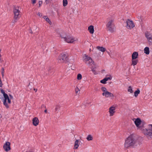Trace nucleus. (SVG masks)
<instances>
[{
	"label": "nucleus",
	"instance_id": "f257e3e1",
	"mask_svg": "<svg viewBox=\"0 0 152 152\" xmlns=\"http://www.w3.org/2000/svg\"><path fill=\"white\" fill-rule=\"evenodd\" d=\"M138 143V140L134 136V135L131 134L125 140L124 146L128 148L130 146H136Z\"/></svg>",
	"mask_w": 152,
	"mask_h": 152
},
{
	"label": "nucleus",
	"instance_id": "f03ea898",
	"mask_svg": "<svg viewBox=\"0 0 152 152\" xmlns=\"http://www.w3.org/2000/svg\"><path fill=\"white\" fill-rule=\"evenodd\" d=\"M68 56L67 55L62 53L60 54L58 56V61L59 63H66L68 62Z\"/></svg>",
	"mask_w": 152,
	"mask_h": 152
},
{
	"label": "nucleus",
	"instance_id": "7ed1b4c3",
	"mask_svg": "<svg viewBox=\"0 0 152 152\" xmlns=\"http://www.w3.org/2000/svg\"><path fill=\"white\" fill-rule=\"evenodd\" d=\"M20 12V11L19 10L18 7H14L13 8L14 20L12 21L13 23H15L19 18L20 17V15H19Z\"/></svg>",
	"mask_w": 152,
	"mask_h": 152
},
{
	"label": "nucleus",
	"instance_id": "20e7f679",
	"mask_svg": "<svg viewBox=\"0 0 152 152\" xmlns=\"http://www.w3.org/2000/svg\"><path fill=\"white\" fill-rule=\"evenodd\" d=\"M149 127L151 126L152 129H143L142 130V132L144 134L147 136V137L148 139H152V124L149 125Z\"/></svg>",
	"mask_w": 152,
	"mask_h": 152
},
{
	"label": "nucleus",
	"instance_id": "39448f33",
	"mask_svg": "<svg viewBox=\"0 0 152 152\" xmlns=\"http://www.w3.org/2000/svg\"><path fill=\"white\" fill-rule=\"evenodd\" d=\"M113 22V20H111L108 22L106 25L108 30L111 33H113L114 31L115 25Z\"/></svg>",
	"mask_w": 152,
	"mask_h": 152
},
{
	"label": "nucleus",
	"instance_id": "423d86ee",
	"mask_svg": "<svg viewBox=\"0 0 152 152\" xmlns=\"http://www.w3.org/2000/svg\"><path fill=\"white\" fill-rule=\"evenodd\" d=\"M145 37L147 39L148 43L149 45H152V35L149 32L146 31L145 33Z\"/></svg>",
	"mask_w": 152,
	"mask_h": 152
},
{
	"label": "nucleus",
	"instance_id": "0eeeda50",
	"mask_svg": "<svg viewBox=\"0 0 152 152\" xmlns=\"http://www.w3.org/2000/svg\"><path fill=\"white\" fill-rule=\"evenodd\" d=\"M126 27L128 29H130L133 28L135 25L133 21L129 19H128L126 21Z\"/></svg>",
	"mask_w": 152,
	"mask_h": 152
},
{
	"label": "nucleus",
	"instance_id": "6e6552de",
	"mask_svg": "<svg viewBox=\"0 0 152 152\" xmlns=\"http://www.w3.org/2000/svg\"><path fill=\"white\" fill-rule=\"evenodd\" d=\"M4 99L3 101V104L7 108H8L9 107V106L6 102L7 100L9 104H10L11 103V101L8 96V95L4 97Z\"/></svg>",
	"mask_w": 152,
	"mask_h": 152
},
{
	"label": "nucleus",
	"instance_id": "1a4fd4ad",
	"mask_svg": "<svg viewBox=\"0 0 152 152\" xmlns=\"http://www.w3.org/2000/svg\"><path fill=\"white\" fill-rule=\"evenodd\" d=\"M11 143L8 142H6L4 144L3 148L5 151H8L11 149L10 147Z\"/></svg>",
	"mask_w": 152,
	"mask_h": 152
},
{
	"label": "nucleus",
	"instance_id": "9d476101",
	"mask_svg": "<svg viewBox=\"0 0 152 152\" xmlns=\"http://www.w3.org/2000/svg\"><path fill=\"white\" fill-rule=\"evenodd\" d=\"M75 40V39L70 36H67L65 41L68 43H72Z\"/></svg>",
	"mask_w": 152,
	"mask_h": 152
},
{
	"label": "nucleus",
	"instance_id": "9b49d317",
	"mask_svg": "<svg viewBox=\"0 0 152 152\" xmlns=\"http://www.w3.org/2000/svg\"><path fill=\"white\" fill-rule=\"evenodd\" d=\"M134 123L135 124V125H136V126L137 127L141 128V129H142V128H141L142 126H140V125L141 124V119L140 118H137L135 121Z\"/></svg>",
	"mask_w": 152,
	"mask_h": 152
},
{
	"label": "nucleus",
	"instance_id": "f8f14e48",
	"mask_svg": "<svg viewBox=\"0 0 152 152\" xmlns=\"http://www.w3.org/2000/svg\"><path fill=\"white\" fill-rule=\"evenodd\" d=\"M115 110V107L114 106H111L109 108V112L110 116H113L114 115Z\"/></svg>",
	"mask_w": 152,
	"mask_h": 152
},
{
	"label": "nucleus",
	"instance_id": "ddd939ff",
	"mask_svg": "<svg viewBox=\"0 0 152 152\" xmlns=\"http://www.w3.org/2000/svg\"><path fill=\"white\" fill-rule=\"evenodd\" d=\"M102 95L103 96H104L105 97L107 98L114 96V95L112 93L107 91L105 92V93H102Z\"/></svg>",
	"mask_w": 152,
	"mask_h": 152
},
{
	"label": "nucleus",
	"instance_id": "4468645a",
	"mask_svg": "<svg viewBox=\"0 0 152 152\" xmlns=\"http://www.w3.org/2000/svg\"><path fill=\"white\" fill-rule=\"evenodd\" d=\"M32 123L34 126H37L39 123V120L38 118L37 117L34 118L32 120Z\"/></svg>",
	"mask_w": 152,
	"mask_h": 152
},
{
	"label": "nucleus",
	"instance_id": "2eb2a0df",
	"mask_svg": "<svg viewBox=\"0 0 152 152\" xmlns=\"http://www.w3.org/2000/svg\"><path fill=\"white\" fill-rule=\"evenodd\" d=\"M139 55L138 52H134L132 54V58L133 59H136L138 57Z\"/></svg>",
	"mask_w": 152,
	"mask_h": 152
},
{
	"label": "nucleus",
	"instance_id": "dca6fc26",
	"mask_svg": "<svg viewBox=\"0 0 152 152\" xmlns=\"http://www.w3.org/2000/svg\"><path fill=\"white\" fill-rule=\"evenodd\" d=\"M92 59L91 58L88 56V55L85 54L84 55V56L83 57V59L84 61H89V60Z\"/></svg>",
	"mask_w": 152,
	"mask_h": 152
},
{
	"label": "nucleus",
	"instance_id": "f3484780",
	"mask_svg": "<svg viewBox=\"0 0 152 152\" xmlns=\"http://www.w3.org/2000/svg\"><path fill=\"white\" fill-rule=\"evenodd\" d=\"M88 30L91 34H93L94 32V26L92 25L88 27Z\"/></svg>",
	"mask_w": 152,
	"mask_h": 152
},
{
	"label": "nucleus",
	"instance_id": "a211bd4d",
	"mask_svg": "<svg viewBox=\"0 0 152 152\" xmlns=\"http://www.w3.org/2000/svg\"><path fill=\"white\" fill-rule=\"evenodd\" d=\"M96 48L99 51L103 52H105L106 50V49L102 47H100L99 46H97L96 47Z\"/></svg>",
	"mask_w": 152,
	"mask_h": 152
},
{
	"label": "nucleus",
	"instance_id": "6ab92c4d",
	"mask_svg": "<svg viewBox=\"0 0 152 152\" xmlns=\"http://www.w3.org/2000/svg\"><path fill=\"white\" fill-rule=\"evenodd\" d=\"M94 63V61L92 60V59H91L89 60V61H85V63L87 64L88 65H91L92 64H93Z\"/></svg>",
	"mask_w": 152,
	"mask_h": 152
},
{
	"label": "nucleus",
	"instance_id": "aec40b11",
	"mask_svg": "<svg viewBox=\"0 0 152 152\" xmlns=\"http://www.w3.org/2000/svg\"><path fill=\"white\" fill-rule=\"evenodd\" d=\"M144 53L147 55L149 54L150 50L149 48L148 47H146L144 49Z\"/></svg>",
	"mask_w": 152,
	"mask_h": 152
},
{
	"label": "nucleus",
	"instance_id": "412c9836",
	"mask_svg": "<svg viewBox=\"0 0 152 152\" xmlns=\"http://www.w3.org/2000/svg\"><path fill=\"white\" fill-rule=\"evenodd\" d=\"M79 141L78 140H76L74 144V149H77L78 148L79 145L78 144Z\"/></svg>",
	"mask_w": 152,
	"mask_h": 152
},
{
	"label": "nucleus",
	"instance_id": "4be33fe9",
	"mask_svg": "<svg viewBox=\"0 0 152 152\" xmlns=\"http://www.w3.org/2000/svg\"><path fill=\"white\" fill-rule=\"evenodd\" d=\"M44 18L50 25L52 24V22L50 20V19L47 16H46L44 17Z\"/></svg>",
	"mask_w": 152,
	"mask_h": 152
},
{
	"label": "nucleus",
	"instance_id": "5701e85b",
	"mask_svg": "<svg viewBox=\"0 0 152 152\" xmlns=\"http://www.w3.org/2000/svg\"><path fill=\"white\" fill-rule=\"evenodd\" d=\"M132 65H133L134 66L136 65L137 64L138 62V60H135V59H132Z\"/></svg>",
	"mask_w": 152,
	"mask_h": 152
},
{
	"label": "nucleus",
	"instance_id": "b1692460",
	"mask_svg": "<svg viewBox=\"0 0 152 152\" xmlns=\"http://www.w3.org/2000/svg\"><path fill=\"white\" fill-rule=\"evenodd\" d=\"M140 91L139 89H137V90L135 91L134 92L135 96H137L138 95V94H140Z\"/></svg>",
	"mask_w": 152,
	"mask_h": 152
},
{
	"label": "nucleus",
	"instance_id": "393cba45",
	"mask_svg": "<svg viewBox=\"0 0 152 152\" xmlns=\"http://www.w3.org/2000/svg\"><path fill=\"white\" fill-rule=\"evenodd\" d=\"M0 90L1 92L3 94L4 98L8 95L7 94L5 93L4 90H3L1 88Z\"/></svg>",
	"mask_w": 152,
	"mask_h": 152
},
{
	"label": "nucleus",
	"instance_id": "a878e982",
	"mask_svg": "<svg viewBox=\"0 0 152 152\" xmlns=\"http://www.w3.org/2000/svg\"><path fill=\"white\" fill-rule=\"evenodd\" d=\"M87 139L88 141L92 140L93 138L91 135H88L86 138Z\"/></svg>",
	"mask_w": 152,
	"mask_h": 152
},
{
	"label": "nucleus",
	"instance_id": "bb28decb",
	"mask_svg": "<svg viewBox=\"0 0 152 152\" xmlns=\"http://www.w3.org/2000/svg\"><path fill=\"white\" fill-rule=\"evenodd\" d=\"M95 68L96 67H92L91 68V71L93 72L94 74L96 75L98 74L97 72L95 70Z\"/></svg>",
	"mask_w": 152,
	"mask_h": 152
},
{
	"label": "nucleus",
	"instance_id": "cd10ccee",
	"mask_svg": "<svg viewBox=\"0 0 152 152\" xmlns=\"http://www.w3.org/2000/svg\"><path fill=\"white\" fill-rule=\"evenodd\" d=\"M63 5L64 7L66 6L68 4L67 0H63Z\"/></svg>",
	"mask_w": 152,
	"mask_h": 152
},
{
	"label": "nucleus",
	"instance_id": "c85d7f7f",
	"mask_svg": "<svg viewBox=\"0 0 152 152\" xmlns=\"http://www.w3.org/2000/svg\"><path fill=\"white\" fill-rule=\"evenodd\" d=\"M101 89L103 92V93H105V92H106V91H107V89L105 87H102L101 88Z\"/></svg>",
	"mask_w": 152,
	"mask_h": 152
},
{
	"label": "nucleus",
	"instance_id": "c756f323",
	"mask_svg": "<svg viewBox=\"0 0 152 152\" xmlns=\"http://www.w3.org/2000/svg\"><path fill=\"white\" fill-rule=\"evenodd\" d=\"M1 73L3 78L4 77V69L3 67H2L1 69Z\"/></svg>",
	"mask_w": 152,
	"mask_h": 152
},
{
	"label": "nucleus",
	"instance_id": "7c9ffc66",
	"mask_svg": "<svg viewBox=\"0 0 152 152\" xmlns=\"http://www.w3.org/2000/svg\"><path fill=\"white\" fill-rule=\"evenodd\" d=\"M60 106L59 105H57L56 106V108H55V112H56L58 110H59V109L60 108Z\"/></svg>",
	"mask_w": 152,
	"mask_h": 152
},
{
	"label": "nucleus",
	"instance_id": "2f4dec72",
	"mask_svg": "<svg viewBox=\"0 0 152 152\" xmlns=\"http://www.w3.org/2000/svg\"><path fill=\"white\" fill-rule=\"evenodd\" d=\"M82 77V75L80 74H78L77 75V79L78 80L81 79Z\"/></svg>",
	"mask_w": 152,
	"mask_h": 152
},
{
	"label": "nucleus",
	"instance_id": "473e14b6",
	"mask_svg": "<svg viewBox=\"0 0 152 152\" xmlns=\"http://www.w3.org/2000/svg\"><path fill=\"white\" fill-rule=\"evenodd\" d=\"M110 77H106L104 78L106 81H107L108 80H111L112 79V77L111 76V75H110Z\"/></svg>",
	"mask_w": 152,
	"mask_h": 152
},
{
	"label": "nucleus",
	"instance_id": "72a5a7b5",
	"mask_svg": "<svg viewBox=\"0 0 152 152\" xmlns=\"http://www.w3.org/2000/svg\"><path fill=\"white\" fill-rule=\"evenodd\" d=\"M128 92H130L131 93H132L133 92V90H132V88L131 86H129V88H128Z\"/></svg>",
	"mask_w": 152,
	"mask_h": 152
},
{
	"label": "nucleus",
	"instance_id": "f704fd0d",
	"mask_svg": "<svg viewBox=\"0 0 152 152\" xmlns=\"http://www.w3.org/2000/svg\"><path fill=\"white\" fill-rule=\"evenodd\" d=\"M100 82L101 83H103V84H105L106 83V81L104 78V79L100 81Z\"/></svg>",
	"mask_w": 152,
	"mask_h": 152
},
{
	"label": "nucleus",
	"instance_id": "c9c22d12",
	"mask_svg": "<svg viewBox=\"0 0 152 152\" xmlns=\"http://www.w3.org/2000/svg\"><path fill=\"white\" fill-rule=\"evenodd\" d=\"M60 37H61V38L63 39H64V40H65V39H66V38L67 36L66 37L65 35H64H64H60Z\"/></svg>",
	"mask_w": 152,
	"mask_h": 152
},
{
	"label": "nucleus",
	"instance_id": "e433bc0d",
	"mask_svg": "<svg viewBox=\"0 0 152 152\" xmlns=\"http://www.w3.org/2000/svg\"><path fill=\"white\" fill-rule=\"evenodd\" d=\"M79 91V89L77 87H76L75 88V92L76 94H77L78 91Z\"/></svg>",
	"mask_w": 152,
	"mask_h": 152
},
{
	"label": "nucleus",
	"instance_id": "4c0bfd02",
	"mask_svg": "<svg viewBox=\"0 0 152 152\" xmlns=\"http://www.w3.org/2000/svg\"><path fill=\"white\" fill-rule=\"evenodd\" d=\"M42 3V1H39V7H40Z\"/></svg>",
	"mask_w": 152,
	"mask_h": 152
},
{
	"label": "nucleus",
	"instance_id": "58836bf2",
	"mask_svg": "<svg viewBox=\"0 0 152 152\" xmlns=\"http://www.w3.org/2000/svg\"><path fill=\"white\" fill-rule=\"evenodd\" d=\"M2 85H3V84L2 83V82L1 80H0V87H2Z\"/></svg>",
	"mask_w": 152,
	"mask_h": 152
},
{
	"label": "nucleus",
	"instance_id": "ea45409f",
	"mask_svg": "<svg viewBox=\"0 0 152 152\" xmlns=\"http://www.w3.org/2000/svg\"><path fill=\"white\" fill-rule=\"evenodd\" d=\"M36 0H32V3L33 4H35L36 2Z\"/></svg>",
	"mask_w": 152,
	"mask_h": 152
},
{
	"label": "nucleus",
	"instance_id": "a19ab883",
	"mask_svg": "<svg viewBox=\"0 0 152 152\" xmlns=\"http://www.w3.org/2000/svg\"><path fill=\"white\" fill-rule=\"evenodd\" d=\"M9 96H10V99H12L13 98V96L11 94H10L9 95Z\"/></svg>",
	"mask_w": 152,
	"mask_h": 152
},
{
	"label": "nucleus",
	"instance_id": "79ce46f5",
	"mask_svg": "<svg viewBox=\"0 0 152 152\" xmlns=\"http://www.w3.org/2000/svg\"><path fill=\"white\" fill-rule=\"evenodd\" d=\"M41 107H45V108L46 109V106L44 105V104H42V105Z\"/></svg>",
	"mask_w": 152,
	"mask_h": 152
},
{
	"label": "nucleus",
	"instance_id": "37998d69",
	"mask_svg": "<svg viewBox=\"0 0 152 152\" xmlns=\"http://www.w3.org/2000/svg\"><path fill=\"white\" fill-rule=\"evenodd\" d=\"M29 33H31V34H32L33 33V32H32V31L31 29L30 30Z\"/></svg>",
	"mask_w": 152,
	"mask_h": 152
},
{
	"label": "nucleus",
	"instance_id": "c03bdc74",
	"mask_svg": "<svg viewBox=\"0 0 152 152\" xmlns=\"http://www.w3.org/2000/svg\"><path fill=\"white\" fill-rule=\"evenodd\" d=\"M44 112H45V113H47V110L46 109L44 110Z\"/></svg>",
	"mask_w": 152,
	"mask_h": 152
},
{
	"label": "nucleus",
	"instance_id": "a18cd8bd",
	"mask_svg": "<svg viewBox=\"0 0 152 152\" xmlns=\"http://www.w3.org/2000/svg\"><path fill=\"white\" fill-rule=\"evenodd\" d=\"M40 14L39 12H38L37 14V15H39V16H42V15H40Z\"/></svg>",
	"mask_w": 152,
	"mask_h": 152
},
{
	"label": "nucleus",
	"instance_id": "49530a36",
	"mask_svg": "<svg viewBox=\"0 0 152 152\" xmlns=\"http://www.w3.org/2000/svg\"><path fill=\"white\" fill-rule=\"evenodd\" d=\"M34 91H35V92H36L37 91V89H36V88H34Z\"/></svg>",
	"mask_w": 152,
	"mask_h": 152
},
{
	"label": "nucleus",
	"instance_id": "de8ad7c7",
	"mask_svg": "<svg viewBox=\"0 0 152 152\" xmlns=\"http://www.w3.org/2000/svg\"><path fill=\"white\" fill-rule=\"evenodd\" d=\"M107 53L110 56V53L109 52L107 51Z\"/></svg>",
	"mask_w": 152,
	"mask_h": 152
},
{
	"label": "nucleus",
	"instance_id": "09e8293b",
	"mask_svg": "<svg viewBox=\"0 0 152 152\" xmlns=\"http://www.w3.org/2000/svg\"><path fill=\"white\" fill-rule=\"evenodd\" d=\"M26 152H33L32 151H26Z\"/></svg>",
	"mask_w": 152,
	"mask_h": 152
},
{
	"label": "nucleus",
	"instance_id": "8fccbe9b",
	"mask_svg": "<svg viewBox=\"0 0 152 152\" xmlns=\"http://www.w3.org/2000/svg\"><path fill=\"white\" fill-rule=\"evenodd\" d=\"M51 68L50 67L48 69L49 72L51 70Z\"/></svg>",
	"mask_w": 152,
	"mask_h": 152
},
{
	"label": "nucleus",
	"instance_id": "3c124183",
	"mask_svg": "<svg viewBox=\"0 0 152 152\" xmlns=\"http://www.w3.org/2000/svg\"><path fill=\"white\" fill-rule=\"evenodd\" d=\"M88 104V103H86V105H85V106H87L88 104Z\"/></svg>",
	"mask_w": 152,
	"mask_h": 152
},
{
	"label": "nucleus",
	"instance_id": "603ef678",
	"mask_svg": "<svg viewBox=\"0 0 152 152\" xmlns=\"http://www.w3.org/2000/svg\"><path fill=\"white\" fill-rule=\"evenodd\" d=\"M45 2H46V3L47 4V2H48V1L47 0H45Z\"/></svg>",
	"mask_w": 152,
	"mask_h": 152
},
{
	"label": "nucleus",
	"instance_id": "864d4df0",
	"mask_svg": "<svg viewBox=\"0 0 152 152\" xmlns=\"http://www.w3.org/2000/svg\"><path fill=\"white\" fill-rule=\"evenodd\" d=\"M1 54H0V57H1Z\"/></svg>",
	"mask_w": 152,
	"mask_h": 152
},
{
	"label": "nucleus",
	"instance_id": "5fc2aeb1",
	"mask_svg": "<svg viewBox=\"0 0 152 152\" xmlns=\"http://www.w3.org/2000/svg\"><path fill=\"white\" fill-rule=\"evenodd\" d=\"M69 64H69V66H70L71 65V64L70 63H69Z\"/></svg>",
	"mask_w": 152,
	"mask_h": 152
},
{
	"label": "nucleus",
	"instance_id": "6e6d98bb",
	"mask_svg": "<svg viewBox=\"0 0 152 152\" xmlns=\"http://www.w3.org/2000/svg\"><path fill=\"white\" fill-rule=\"evenodd\" d=\"M30 83H29L28 86H29L30 85Z\"/></svg>",
	"mask_w": 152,
	"mask_h": 152
}]
</instances>
